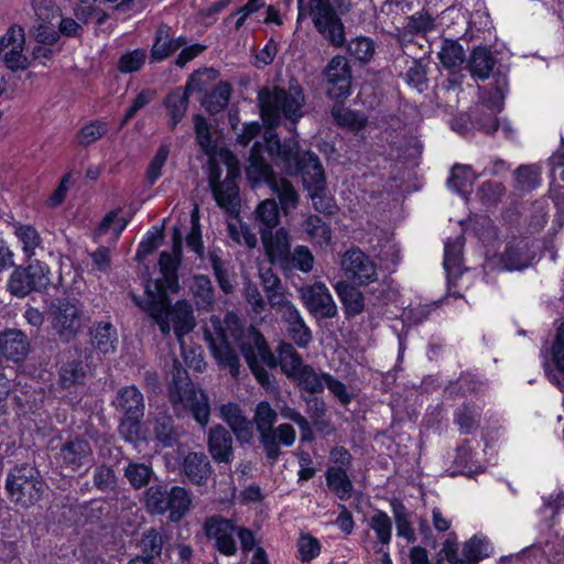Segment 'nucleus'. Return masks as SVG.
<instances>
[{"label": "nucleus", "mask_w": 564, "mask_h": 564, "mask_svg": "<svg viewBox=\"0 0 564 564\" xmlns=\"http://www.w3.org/2000/svg\"><path fill=\"white\" fill-rule=\"evenodd\" d=\"M210 322L215 329V335L209 329H206L205 336L209 341L210 349L218 365L227 368L232 377L238 376L240 362L231 348L232 340L239 346L258 382L262 387H269L270 376L262 366L273 368L276 366V360L263 336L253 327L246 329L236 327L231 329L230 325H237L238 322L237 317L232 314L227 315L225 321L228 330L223 329L219 318L213 317Z\"/></svg>", "instance_id": "f257e3e1"}, {"label": "nucleus", "mask_w": 564, "mask_h": 564, "mask_svg": "<svg viewBox=\"0 0 564 564\" xmlns=\"http://www.w3.org/2000/svg\"><path fill=\"white\" fill-rule=\"evenodd\" d=\"M269 159L290 175L302 174L303 184L308 192L314 208L332 215L336 210L335 200L325 195V176L318 158L312 152L300 153L297 141L292 138L280 143L272 129L265 131Z\"/></svg>", "instance_id": "f03ea898"}, {"label": "nucleus", "mask_w": 564, "mask_h": 564, "mask_svg": "<svg viewBox=\"0 0 564 564\" xmlns=\"http://www.w3.org/2000/svg\"><path fill=\"white\" fill-rule=\"evenodd\" d=\"M196 140L202 150L210 156L209 185L217 204L230 215H238L240 200L236 180L240 175L237 158L228 150L214 152L209 126L205 118L196 115L193 118Z\"/></svg>", "instance_id": "7ed1b4c3"}, {"label": "nucleus", "mask_w": 564, "mask_h": 564, "mask_svg": "<svg viewBox=\"0 0 564 564\" xmlns=\"http://www.w3.org/2000/svg\"><path fill=\"white\" fill-rule=\"evenodd\" d=\"M144 293L145 300L133 295L134 303L158 324L162 334L167 335L173 330L182 345L184 335L192 332L196 325L192 305L186 301H177L170 306L169 293L160 291L158 284L155 290H152V284L145 283Z\"/></svg>", "instance_id": "20e7f679"}, {"label": "nucleus", "mask_w": 564, "mask_h": 564, "mask_svg": "<svg viewBox=\"0 0 564 564\" xmlns=\"http://www.w3.org/2000/svg\"><path fill=\"white\" fill-rule=\"evenodd\" d=\"M258 100L262 119L271 127L279 124L282 116L292 122L303 116L304 95L296 82H291L288 90L276 86L263 87L259 90Z\"/></svg>", "instance_id": "39448f33"}, {"label": "nucleus", "mask_w": 564, "mask_h": 564, "mask_svg": "<svg viewBox=\"0 0 564 564\" xmlns=\"http://www.w3.org/2000/svg\"><path fill=\"white\" fill-rule=\"evenodd\" d=\"M264 153H268V143L265 134L263 135V143L256 142L252 147L249 166L247 167V178L252 187L267 183L272 192H274L280 200L281 208L286 215L290 210L296 208L299 203V194L292 184L285 178H276L272 172L271 166L268 164Z\"/></svg>", "instance_id": "423d86ee"}, {"label": "nucleus", "mask_w": 564, "mask_h": 564, "mask_svg": "<svg viewBox=\"0 0 564 564\" xmlns=\"http://www.w3.org/2000/svg\"><path fill=\"white\" fill-rule=\"evenodd\" d=\"M170 399L176 412L189 411L197 423L205 426L209 420V402L206 393L196 389L187 372L174 360Z\"/></svg>", "instance_id": "0eeeda50"}, {"label": "nucleus", "mask_w": 564, "mask_h": 564, "mask_svg": "<svg viewBox=\"0 0 564 564\" xmlns=\"http://www.w3.org/2000/svg\"><path fill=\"white\" fill-rule=\"evenodd\" d=\"M297 22L312 15L316 30L333 45L341 46L345 42L344 25L330 6V0H310V11L305 0H297Z\"/></svg>", "instance_id": "6e6552de"}, {"label": "nucleus", "mask_w": 564, "mask_h": 564, "mask_svg": "<svg viewBox=\"0 0 564 564\" xmlns=\"http://www.w3.org/2000/svg\"><path fill=\"white\" fill-rule=\"evenodd\" d=\"M115 403L123 413L119 432L128 442L145 438L141 434L140 419L143 416V395L133 386L118 391Z\"/></svg>", "instance_id": "1a4fd4ad"}, {"label": "nucleus", "mask_w": 564, "mask_h": 564, "mask_svg": "<svg viewBox=\"0 0 564 564\" xmlns=\"http://www.w3.org/2000/svg\"><path fill=\"white\" fill-rule=\"evenodd\" d=\"M51 284V270L42 261L34 260L28 267H18L8 280L9 292L17 297H25L31 292L43 291Z\"/></svg>", "instance_id": "9d476101"}, {"label": "nucleus", "mask_w": 564, "mask_h": 564, "mask_svg": "<svg viewBox=\"0 0 564 564\" xmlns=\"http://www.w3.org/2000/svg\"><path fill=\"white\" fill-rule=\"evenodd\" d=\"M503 93L497 88L488 98L482 97V102L471 111L473 124L485 133H494L501 128L506 138L512 137V128L509 122L500 120L497 115L502 110Z\"/></svg>", "instance_id": "9b49d317"}, {"label": "nucleus", "mask_w": 564, "mask_h": 564, "mask_svg": "<svg viewBox=\"0 0 564 564\" xmlns=\"http://www.w3.org/2000/svg\"><path fill=\"white\" fill-rule=\"evenodd\" d=\"M44 484L31 466L15 467L7 479V490L13 500L26 505L40 499Z\"/></svg>", "instance_id": "f8f14e48"}, {"label": "nucleus", "mask_w": 564, "mask_h": 564, "mask_svg": "<svg viewBox=\"0 0 564 564\" xmlns=\"http://www.w3.org/2000/svg\"><path fill=\"white\" fill-rule=\"evenodd\" d=\"M35 20L30 29L31 36L40 44L53 45L58 41L57 21L61 11L51 0L34 3Z\"/></svg>", "instance_id": "ddd939ff"}, {"label": "nucleus", "mask_w": 564, "mask_h": 564, "mask_svg": "<svg viewBox=\"0 0 564 564\" xmlns=\"http://www.w3.org/2000/svg\"><path fill=\"white\" fill-rule=\"evenodd\" d=\"M299 294L304 307L315 318L326 319L337 315V305L323 282L301 286Z\"/></svg>", "instance_id": "4468645a"}, {"label": "nucleus", "mask_w": 564, "mask_h": 564, "mask_svg": "<svg viewBox=\"0 0 564 564\" xmlns=\"http://www.w3.org/2000/svg\"><path fill=\"white\" fill-rule=\"evenodd\" d=\"M182 235L178 228L173 230V253L162 252L159 260L160 271L162 279L149 280L147 283L152 284V290L155 285L160 286V291L164 293H176L178 291L177 267L178 254L181 251Z\"/></svg>", "instance_id": "2eb2a0df"}, {"label": "nucleus", "mask_w": 564, "mask_h": 564, "mask_svg": "<svg viewBox=\"0 0 564 564\" xmlns=\"http://www.w3.org/2000/svg\"><path fill=\"white\" fill-rule=\"evenodd\" d=\"M25 34L21 26L13 25L0 40V56L6 65L12 69L29 67V58L24 54Z\"/></svg>", "instance_id": "dca6fc26"}, {"label": "nucleus", "mask_w": 564, "mask_h": 564, "mask_svg": "<svg viewBox=\"0 0 564 564\" xmlns=\"http://www.w3.org/2000/svg\"><path fill=\"white\" fill-rule=\"evenodd\" d=\"M204 532L207 539L214 542V546L219 553L226 556L236 554V525L231 520L210 517L204 523Z\"/></svg>", "instance_id": "f3484780"}, {"label": "nucleus", "mask_w": 564, "mask_h": 564, "mask_svg": "<svg viewBox=\"0 0 564 564\" xmlns=\"http://www.w3.org/2000/svg\"><path fill=\"white\" fill-rule=\"evenodd\" d=\"M327 84V95L333 99L346 98L350 95L351 73L347 59L335 56L324 72Z\"/></svg>", "instance_id": "a211bd4d"}, {"label": "nucleus", "mask_w": 564, "mask_h": 564, "mask_svg": "<svg viewBox=\"0 0 564 564\" xmlns=\"http://www.w3.org/2000/svg\"><path fill=\"white\" fill-rule=\"evenodd\" d=\"M276 417L278 413L269 402L261 401L257 404L253 422L260 435V441L265 449L267 456L272 460H276L280 455V447L274 443V435L272 434V429Z\"/></svg>", "instance_id": "6ab92c4d"}, {"label": "nucleus", "mask_w": 564, "mask_h": 564, "mask_svg": "<svg viewBox=\"0 0 564 564\" xmlns=\"http://www.w3.org/2000/svg\"><path fill=\"white\" fill-rule=\"evenodd\" d=\"M52 327L65 340L73 337L80 328V317L76 305L67 300H57L50 311Z\"/></svg>", "instance_id": "aec40b11"}, {"label": "nucleus", "mask_w": 564, "mask_h": 564, "mask_svg": "<svg viewBox=\"0 0 564 564\" xmlns=\"http://www.w3.org/2000/svg\"><path fill=\"white\" fill-rule=\"evenodd\" d=\"M341 269L346 278L359 285H367L377 279L375 263L360 250L347 251L341 261Z\"/></svg>", "instance_id": "412c9836"}, {"label": "nucleus", "mask_w": 564, "mask_h": 564, "mask_svg": "<svg viewBox=\"0 0 564 564\" xmlns=\"http://www.w3.org/2000/svg\"><path fill=\"white\" fill-rule=\"evenodd\" d=\"M261 239L270 262L283 264L290 253V236L285 228H279L274 234L261 229Z\"/></svg>", "instance_id": "4be33fe9"}, {"label": "nucleus", "mask_w": 564, "mask_h": 564, "mask_svg": "<svg viewBox=\"0 0 564 564\" xmlns=\"http://www.w3.org/2000/svg\"><path fill=\"white\" fill-rule=\"evenodd\" d=\"M220 415L230 426L239 442H250L253 435L252 424L237 403L230 402L221 405Z\"/></svg>", "instance_id": "5701e85b"}, {"label": "nucleus", "mask_w": 564, "mask_h": 564, "mask_svg": "<svg viewBox=\"0 0 564 564\" xmlns=\"http://www.w3.org/2000/svg\"><path fill=\"white\" fill-rule=\"evenodd\" d=\"M544 370L552 383L564 389L560 375H564V321L561 322L550 359L544 361Z\"/></svg>", "instance_id": "b1692460"}, {"label": "nucleus", "mask_w": 564, "mask_h": 564, "mask_svg": "<svg viewBox=\"0 0 564 564\" xmlns=\"http://www.w3.org/2000/svg\"><path fill=\"white\" fill-rule=\"evenodd\" d=\"M185 44L186 40L184 37L174 39L170 26L165 24L160 25L151 48V59L153 62L163 61Z\"/></svg>", "instance_id": "393cba45"}, {"label": "nucleus", "mask_w": 564, "mask_h": 564, "mask_svg": "<svg viewBox=\"0 0 564 564\" xmlns=\"http://www.w3.org/2000/svg\"><path fill=\"white\" fill-rule=\"evenodd\" d=\"M533 253L525 240L509 243L500 258V265L508 271L522 270L531 264Z\"/></svg>", "instance_id": "a878e982"}, {"label": "nucleus", "mask_w": 564, "mask_h": 564, "mask_svg": "<svg viewBox=\"0 0 564 564\" xmlns=\"http://www.w3.org/2000/svg\"><path fill=\"white\" fill-rule=\"evenodd\" d=\"M64 463L73 470L89 467L93 463L91 448L86 440L76 438L62 449Z\"/></svg>", "instance_id": "bb28decb"}, {"label": "nucleus", "mask_w": 564, "mask_h": 564, "mask_svg": "<svg viewBox=\"0 0 564 564\" xmlns=\"http://www.w3.org/2000/svg\"><path fill=\"white\" fill-rule=\"evenodd\" d=\"M28 350L29 344L22 332L9 329L0 335V351L8 359L22 360Z\"/></svg>", "instance_id": "cd10ccee"}, {"label": "nucleus", "mask_w": 564, "mask_h": 564, "mask_svg": "<svg viewBox=\"0 0 564 564\" xmlns=\"http://www.w3.org/2000/svg\"><path fill=\"white\" fill-rule=\"evenodd\" d=\"M208 448L213 458L219 463H228L232 456V441L230 434L223 426L210 430Z\"/></svg>", "instance_id": "c85d7f7f"}, {"label": "nucleus", "mask_w": 564, "mask_h": 564, "mask_svg": "<svg viewBox=\"0 0 564 564\" xmlns=\"http://www.w3.org/2000/svg\"><path fill=\"white\" fill-rule=\"evenodd\" d=\"M183 471L191 482L204 485L212 475V466L206 455L189 453L184 458Z\"/></svg>", "instance_id": "c756f323"}, {"label": "nucleus", "mask_w": 564, "mask_h": 564, "mask_svg": "<svg viewBox=\"0 0 564 564\" xmlns=\"http://www.w3.org/2000/svg\"><path fill=\"white\" fill-rule=\"evenodd\" d=\"M464 238L462 236L455 239H448L444 249V269L447 272L448 285H453L454 280L462 273L460 260Z\"/></svg>", "instance_id": "7c9ffc66"}, {"label": "nucleus", "mask_w": 564, "mask_h": 564, "mask_svg": "<svg viewBox=\"0 0 564 564\" xmlns=\"http://www.w3.org/2000/svg\"><path fill=\"white\" fill-rule=\"evenodd\" d=\"M288 324V332L291 339L299 347H306L312 341V332L305 324L296 306H290L289 314L283 317Z\"/></svg>", "instance_id": "2f4dec72"}, {"label": "nucleus", "mask_w": 564, "mask_h": 564, "mask_svg": "<svg viewBox=\"0 0 564 564\" xmlns=\"http://www.w3.org/2000/svg\"><path fill=\"white\" fill-rule=\"evenodd\" d=\"M335 291L343 303L345 313L348 317L357 316L362 313L365 308V301L362 293L355 286L347 282H338L335 285Z\"/></svg>", "instance_id": "473e14b6"}, {"label": "nucleus", "mask_w": 564, "mask_h": 564, "mask_svg": "<svg viewBox=\"0 0 564 564\" xmlns=\"http://www.w3.org/2000/svg\"><path fill=\"white\" fill-rule=\"evenodd\" d=\"M13 234L21 245L22 252L28 259L36 254V250L42 248V238L35 227L28 224L15 223L12 225Z\"/></svg>", "instance_id": "72a5a7b5"}, {"label": "nucleus", "mask_w": 564, "mask_h": 564, "mask_svg": "<svg viewBox=\"0 0 564 564\" xmlns=\"http://www.w3.org/2000/svg\"><path fill=\"white\" fill-rule=\"evenodd\" d=\"M165 108L170 117L171 127L175 128L185 116L188 108V94L183 87H177L171 91L165 100Z\"/></svg>", "instance_id": "f704fd0d"}, {"label": "nucleus", "mask_w": 564, "mask_h": 564, "mask_svg": "<svg viewBox=\"0 0 564 564\" xmlns=\"http://www.w3.org/2000/svg\"><path fill=\"white\" fill-rule=\"evenodd\" d=\"M166 505L170 519L176 522L188 512L192 498L186 489L175 486L169 491Z\"/></svg>", "instance_id": "c9c22d12"}, {"label": "nucleus", "mask_w": 564, "mask_h": 564, "mask_svg": "<svg viewBox=\"0 0 564 564\" xmlns=\"http://www.w3.org/2000/svg\"><path fill=\"white\" fill-rule=\"evenodd\" d=\"M492 550L494 549L487 536L482 534H475L465 542L463 553L469 564H476L490 556Z\"/></svg>", "instance_id": "e433bc0d"}, {"label": "nucleus", "mask_w": 564, "mask_h": 564, "mask_svg": "<svg viewBox=\"0 0 564 564\" xmlns=\"http://www.w3.org/2000/svg\"><path fill=\"white\" fill-rule=\"evenodd\" d=\"M303 229L311 241L317 246H328L332 241L330 227L316 215H310L303 223Z\"/></svg>", "instance_id": "4c0bfd02"}, {"label": "nucleus", "mask_w": 564, "mask_h": 564, "mask_svg": "<svg viewBox=\"0 0 564 564\" xmlns=\"http://www.w3.org/2000/svg\"><path fill=\"white\" fill-rule=\"evenodd\" d=\"M93 345L102 354L113 352L118 340L117 330L110 323L97 324L93 332Z\"/></svg>", "instance_id": "58836bf2"}, {"label": "nucleus", "mask_w": 564, "mask_h": 564, "mask_svg": "<svg viewBox=\"0 0 564 564\" xmlns=\"http://www.w3.org/2000/svg\"><path fill=\"white\" fill-rule=\"evenodd\" d=\"M279 362L285 376L294 380L306 365L290 344H282L279 348Z\"/></svg>", "instance_id": "ea45409f"}, {"label": "nucleus", "mask_w": 564, "mask_h": 564, "mask_svg": "<svg viewBox=\"0 0 564 564\" xmlns=\"http://www.w3.org/2000/svg\"><path fill=\"white\" fill-rule=\"evenodd\" d=\"M326 481L339 499L345 500L351 496L352 485L347 470L330 466L326 471Z\"/></svg>", "instance_id": "a19ab883"}, {"label": "nucleus", "mask_w": 564, "mask_h": 564, "mask_svg": "<svg viewBox=\"0 0 564 564\" xmlns=\"http://www.w3.org/2000/svg\"><path fill=\"white\" fill-rule=\"evenodd\" d=\"M314 256L306 246H296L293 251L288 254V260L281 265L284 270H299L308 273L314 267Z\"/></svg>", "instance_id": "79ce46f5"}, {"label": "nucleus", "mask_w": 564, "mask_h": 564, "mask_svg": "<svg viewBox=\"0 0 564 564\" xmlns=\"http://www.w3.org/2000/svg\"><path fill=\"white\" fill-rule=\"evenodd\" d=\"M230 95V85L228 83H219L213 91L204 97L202 105L208 112L217 113L228 105Z\"/></svg>", "instance_id": "37998d69"}, {"label": "nucleus", "mask_w": 564, "mask_h": 564, "mask_svg": "<svg viewBox=\"0 0 564 564\" xmlns=\"http://www.w3.org/2000/svg\"><path fill=\"white\" fill-rule=\"evenodd\" d=\"M256 220L261 225V229L270 231L280 223L279 208L274 199L262 200L254 210Z\"/></svg>", "instance_id": "c03bdc74"}, {"label": "nucleus", "mask_w": 564, "mask_h": 564, "mask_svg": "<svg viewBox=\"0 0 564 564\" xmlns=\"http://www.w3.org/2000/svg\"><path fill=\"white\" fill-rule=\"evenodd\" d=\"M476 178L477 175L470 166L455 165L448 180V186L459 194H466L469 192Z\"/></svg>", "instance_id": "a18cd8bd"}, {"label": "nucleus", "mask_w": 564, "mask_h": 564, "mask_svg": "<svg viewBox=\"0 0 564 564\" xmlns=\"http://www.w3.org/2000/svg\"><path fill=\"white\" fill-rule=\"evenodd\" d=\"M326 376H328V373H318L311 366L306 365L302 368V371L294 381L303 390L311 393H317L324 390Z\"/></svg>", "instance_id": "49530a36"}, {"label": "nucleus", "mask_w": 564, "mask_h": 564, "mask_svg": "<svg viewBox=\"0 0 564 564\" xmlns=\"http://www.w3.org/2000/svg\"><path fill=\"white\" fill-rule=\"evenodd\" d=\"M495 65V61L487 48L478 47L473 51L470 68L480 79L488 78Z\"/></svg>", "instance_id": "de8ad7c7"}, {"label": "nucleus", "mask_w": 564, "mask_h": 564, "mask_svg": "<svg viewBox=\"0 0 564 564\" xmlns=\"http://www.w3.org/2000/svg\"><path fill=\"white\" fill-rule=\"evenodd\" d=\"M149 425L152 426L154 432V437L149 438L145 434L141 432L145 438L142 441H155L159 445L166 447L172 445L174 438V433L172 430V421L169 416H162L161 419L155 420L154 422H149ZM141 441V438L139 440Z\"/></svg>", "instance_id": "09e8293b"}, {"label": "nucleus", "mask_w": 564, "mask_h": 564, "mask_svg": "<svg viewBox=\"0 0 564 564\" xmlns=\"http://www.w3.org/2000/svg\"><path fill=\"white\" fill-rule=\"evenodd\" d=\"M149 425L152 426L154 432V437L149 438L145 434L141 432L145 438L142 441H155L159 445L166 447L172 445L174 438V433L172 430V421L169 416H162L161 419L155 420L154 422H149ZM141 441V438L139 440Z\"/></svg>", "instance_id": "8fccbe9b"}, {"label": "nucleus", "mask_w": 564, "mask_h": 564, "mask_svg": "<svg viewBox=\"0 0 564 564\" xmlns=\"http://www.w3.org/2000/svg\"><path fill=\"white\" fill-rule=\"evenodd\" d=\"M438 57L446 68H455L463 64L465 53L456 41L445 40L438 52Z\"/></svg>", "instance_id": "3c124183"}, {"label": "nucleus", "mask_w": 564, "mask_h": 564, "mask_svg": "<svg viewBox=\"0 0 564 564\" xmlns=\"http://www.w3.org/2000/svg\"><path fill=\"white\" fill-rule=\"evenodd\" d=\"M332 113L339 126L352 131L361 130L367 122V118L364 115L344 107H334Z\"/></svg>", "instance_id": "603ef678"}, {"label": "nucleus", "mask_w": 564, "mask_h": 564, "mask_svg": "<svg viewBox=\"0 0 564 564\" xmlns=\"http://www.w3.org/2000/svg\"><path fill=\"white\" fill-rule=\"evenodd\" d=\"M369 527L375 532L378 542L381 545H388L391 541L392 523L389 516L382 511H377L369 519Z\"/></svg>", "instance_id": "864d4df0"}, {"label": "nucleus", "mask_w": 564, "mask_h": 564, "mask_svg": "<svg viewBox=\"0 0 564 564\" xmlns=\"http://www.w3.org/2000/svg\"><path fill=\"white\" fill-rule=\"evenodd\" d=\"M196 304L199 307L208 308L213 304V288L212 282L204 275L195 276L191 285Z\"/></svg>", "instance_id": "5fc2aeb1"}, {"label": "nucleus", "mask_w": 564, "mask_h": 564, "mask_svg": "<svg viewBox=\"0 0 564 564\" xmlns=\"http://www.w3.org/2000/svg\"><path fill=\"white\" fill-rule=\"evenodd\" d=\"M227 228L229 236L237 243L245 245L248 248L256 247L258 241L256 235L239 219L229 220L227 223Z\"/></svg>", "instance_id": "6e6d98bb"}, {"label": "nucleus", "mask_w": 564, "mask_h": 564, "mask_svg": "<svg viewBox=\"0 0 564 564\" xmlns=\"http://www.w3.org/2000/svg\"><path fill=\"white\" fill-rule=\"evenodd\" d=\"M217 77V72L213 68H206L195 72L187 80L184 90L189 95L191 93H204L207 90L209 84Z\"/></svg>", "instance_id": "4d7b16f0"}, {"label": "nucleus", "mask_w": 564, "mask_h": 564, "mask_svg": "<svg viewBox=\"0 0 564 564\" xmlns=\"http://www.w3.org/2000/svg\"><path fill=\"white\" fill-rule=\"evenodd\" d=\"M167 495L160 486H152L145 491V506L151 513L162 514L167 511Z\"/></svg>", "instance_id": "13d9d810"}, {"label": "nucleus", "mask_w": 564, "mask_h": 564, "mask_svg": "<svg viewBox=\"0 0 564 564\" xmlns=\"http://www.w3.org/2000/svg\"><path fill=\"white\" fill-rule=\"evenodd\" d=\"M86 376L85 367L80 361H72L62 366L61 368V383L65 388H70L80 383Z\"/></svg>", "instance_id": "bf43d9fd"}, {"label": "nucleus", "mask_w": 564, "mask_h": 564, "mask_svg": "<svg viewBox=\"0 0 564 564\" xmlns=\"http://www.w3.org/2000/svg\"><path fill=\"white\" fill-rule=\"evenodd\" d=\"M127 225L128 220L119 216V212L112 210L104 217L102 221L99 225L98 234H110L115 239H117Z\"/></svg>", "instance_id": "052dcab7"}, {"label": "nucleus", "mask_w": 564, "mask_h": 564, "mask_svg": "<svg viewBox=\"0 0 564 564\" xmlns=\"http://www.w3.org/2000/svg\"><path fill=\"white\" fill-rule=\"evenodd\" d=\"M147 59V51L137 48L124 53L118 62V69L121 73L130 74L139 70Z\"/></svg>", "instance_id": "680f3d73"}, {"label": "nucleus", "mask_w": 564, "mask_h": 564, "mask_svg": "<svg viewBox=\"0 0 564 564\" xmlns=\"http://www.w3.org/2000/svg\"><path fill=\"white\" fill-rule=\"evenodd\" d=\"M152 475V469L149 465L130 463L126 470L124 476L134 488H141L145 486Z\"/></svg>", "instance_id": "e2e57ef3"}, {"label": "nucleus", "mask_w": 564, "mask_h": 564, "mask_svg": "<svg viewBox=\"0 0 564 564\" xmlns=\"http://www.w3.org/2000/svg\"><path fill=\"white\" fill-rule=\"evenodd\" d=\"M349 53L359 62H369L375 54V43L369 37H357L348 44Z\"/></svg>", "instance_id": "0e129e2a"}, {"label": "nucleus", "mask_w": 564, "mask_h": 564, "mask_svg": "<svg viewBox=\"0 0 564 564\" xmlns=\"http://www.w3.org/2000/svg\"><path fill=\"white\" fill-rule=\"evenodd\" d=\"M162 545V536L155 530L148 531L144 533L140 542L142 551V555L140 557H148L152 561L153 557L161 554Z\"/></svg>", "instance_id": "69168bd1"}, {"label": "nucleus", "mask_w": 564, "mask_h": 564, "mask_svg": "<svg viewBox=\"0 0 564 564\" xmlns=\"http://www.w3.org/2000/svg\"><path fill=\"white\" fill-rule=\"evenodd\" d=\"M162 239V229L158 227H152L140 242L137 251V258L141 260L142 258L152 253L160 246Z\"/></svg>", "instance_id": "338daca9"}, {"label": "nucleus", "mask_w": 564, "mask_h": 564, "mask_svg": "<svg viewBox=\"0 0 564 564\" xmlns=\"http://www.w3.org/2000/svg\"><path fill=\"white\" fill-rule=\"evenodd\" d=\"M107 131L104 122H91L86 124L77 134V140L83 145H89L100 139Z\"/></svg>", "instance_id": "774afa93"}]
</instances>
